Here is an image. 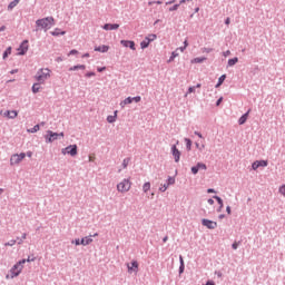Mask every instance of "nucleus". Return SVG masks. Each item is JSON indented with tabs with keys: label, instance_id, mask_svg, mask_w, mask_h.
Segmentation results:
<instances>
[{
	"label": "nucleus",
	"instance_id": "f3484780",
	"mask_svg": "<svg viewBox=\"0 0 285 285\" xmlns=\"http://www.w3.org/2000/svg\"><path fill=\"white\" fill-rule=\"evenodd\" d=\"M108 50H110V47L106 45L95 47V52H108Z\"/></svg>",
	"mask_w": 285,
	"mask_h": 285
},
{
	"label": "nucleus",
	"instance_id": "6e6552de",
	"mask_svg": "<svg viewBox=\"0 0 285 285\" xmlns=\"http://www.w3.org/2000/svg\"><path fill=\"white\" fill-rule=\"evenodd\" d=\"M77 145H69L61 149L62 155H70V157H77Z\"/></svg>",
	"mask_w": 285,
	"mask_h": 285
},
{
	"label": "nucleus",
	"instance_id": "72a5a7b5",
	"mask_svg": "<svg viewBox=\"0 0 285 285\" xmlns=\"http://www.w3.org/2000/svg\"><path fill=\"white\" fill-rule=\"evenodd\" d=\"M197 167H198V170H206V164H203V163H198L197 165H196Z\"/></svg>",
	"mask_w": 285,
	"mask_h": 285
},
{
	"label": "nucleus",
	"instance_id": "7c9ffc66",
	"mask_svg": "<svg viewBox=\"0 0 285 285\" xmlns=\"http://www.w3.org/2000/svg\"><path fill=\"white\" fill-rule=\"evenodd\" d=\"M39 130H40L39 125H36L33 128L28 129L27 131H28V132H31V134H35V132H39Z\"/></svg>",
	"mask_w": 285,
	"mask_h": 285
},
{
	"label": "nucleus",
	"instance_id": "b1692460",
	"mask_svg": "<svg viewBox=\"0 0 285 285\" xmlns=\"http://www.w3.org/2000/svg\"><path fill=\"white\" fill-rule=\"evenodd\" d=\"M39 90H41V85H40L39 82L33 83V86H32V92H33L35 95H37V92H39Z\"/></svg>",
	"mask_w": 285,
	"mask_h": 285
},
{
	"label": "nucleus",
	"instance_id": "20e7f679",
	"mask_svg": "<svg viewBox=\"0 0 285 285\" xmlns=\"http://www.w3.org/2000/svg\"><path fill=\"white\" fill-rule=\"evenodd\" d=\"M116 188L119 193H121V195L130 193V188H132V181L130 180V178H125L117 184Z\"/></svg>",
	"mask_w": 285,
	"mask_h": 285
},
{
	"label": "nucleus",
	"instance_id": "a878e982",
	"mask_svg": "<svg viewBox=\"0 0 285 285\" xmlns=\"http://www.w3.org/2000/svg\"><path fill=\"white\" fill-rule=\"evenodd\" d=\"M52 37H59V35H66V31H61L60 29H55L51 31Z\"/></svg>",
	"mask_w": 285,
	"mask_h": 285
},
{
	"label": "nucleus",
	"instance_id": "5701e85b",
	"mask_svg": "<svg viewBox=\"0 0 285 285\" xmlns=\"http://www.w3.org/2000/svg\"><path fill=\"white\" fill-rule=\"evenodd\" d=\"M107 121L108 124H115L117 121V111H115L114 116H108Z\"/></svg>",
	"mask_w": 285,
	"mask_h": 285
},
{
	"label": "nucleus",
	"instance_id": "0eeeda50",
	"mask_svg": "<svg viewBox=\"0 0 285 285\" xmlns=\"http://www.w3.org/2000/svg\"><path fill=\"white\" fill-rule=\"evenodd\" d=\"M157 39V35L150 33L141 42H140V48L142 50H146L150 46L151 41H155Z\"/></svg>",
	"mask_w": 285,
	"mask_h": 285
},
{
	"label": "nucleus",
	"instance_id": "8fccbe9b",
	"mask_svg": "<svg viewBox=\"0 0 285 285\" xmlns=\"http://www.w3.org/2000/svg\"><path fill=\"white\" fill-rule=\"evenodd\" d=\"M70 55H79V51H77V49H72L70 52H69V56Z\"/></svg>",
	"mask_w": 285,
	"mask_h": 285
},
{
	"label": "nucleus",
	"instance_id": "393cba45",
	"mask_svg": "<svg viewBox=\"0 0 285 285\" xmlns=\"http://www.w3.org/2000/svg\"><path fill=\"white\" fill-rule=\"evenodd\" d=\"M204 61H206V57L194 58L191 63H204Z\"/></svg>",
	"mask_w": 285,
	"mask_h": 285
},
{
	"label": "nucleus",
	"instance_id": "2eb2a0df",
	"mask_svg": "<svg viewBox=\"0 0 285 285\" xmlns=\"http://www.w3.org/2000/svg\"><path fill=\"white\" fill-rule=\"evenodd\" d=\"M92 244V235L86 236L81 239V246H90Z\"/></svg>",
	"mask_w": 285,
	"mask_h": 285
},
{
	"label": "nucleus",
	"instance_id": "49530a36",
	"mask_svg": "<svg viewBox=\"0 0 285 285\" xmlns=\"http://www.w3.org/2000/svg\"><path fill=\"white\" fill-rule=\"evenodd\" d=\"M17 244V240H10L9 243H6L4 246H14Z\"/></svg>",
	"mask_w": 285,
	"mask_h": 285
},
{
	"label": "nucleus",
	"instance_id": "58836bf2",
	"mask_svg": "<svg viewBox=\"0 0 285 285\" xmlns=\"http://www.w3.org/2000/svg\"><path fill=\"white\" fill-rule=\"evenodd\" d=\"M191 92H195V87H189L185 97H188V95H191Z\"/></svg>",
	"mask_w": 285,
	"mask_h": 285
},
{
	"label": "nucleus",
	"instance_id": "bf43d9fd",
	"mask_svg": "<svg viewBox=\"0 0 285 285\" xmlns=\"http://www.w3.org/2000/svg\"><path fill=\"white\" fill-rule=\"evenodd\" d=\"M171 61H175V57L173 56L169 57L168 63H171Z\"/></svg>",
	"mask_w": 285,
	"mask_h": 285
},
{
	"label": "nucleus",
	"instance_id": "9d476101",
	"mask_svg": "<svg viewBox=\"0 0 285 285\" xmlns=\"http://www.w3.org/2000/svg\"><path fill=\"white\" fill-rule=\"evenodd\" d=\"M203 226H206V228H208L209 230H215V228H217V222H213L210 219H206L204 218L202 220Z\"/></svg>",
	"mask_w": 285,
	"mask_h": 285
},
{
	"label": "nucleus",
	"instance_id": "37998d69",
	"mask_svg": "<svg viewBox=\"0 0 285 285\" xmlns=\"http://www.w3.org/2000/svg\"><path fill=\"white\" fill-rule=\"evenodd\" d=\"M232 248H233L234 250H237V248H239V243L234 242L233 245H232Z\"/></svg>",
	"mask_w": 285,
	"mask_h": 285
},
{
	"label": "nucleus",
	"instance_id": "a18cd8bd",
	"mask_svg": "<svg viewBox=\"0 0 285 285\" xmlns=\"http://www.w3.org/2000/svg\"><path fill=\"white\" fill-rule=\"evenodd\" d=\"M168 186H169V185H164L163 187L159 188V190H160L161 193H166V190H168Z\"/></svg>",
	"mask_w": 285,
	"mask_h": 285
},
{
	"label": "nucleus",
	"instance_id": "bb28decb",
	"mask_svg": "<svg viewBox=\"0 0 285 285\" xmlns=\"http://www.w3.org/2000/svg\"><path fill=\"white\" fill-rule=\"evenodd\" d=\"M224 81H226V75H223L218 78V82L216 85V88H219V86H222V83H224Z\"/></svg>",
	"mask_w": 285,
	"mask_h": 285
},
{
	"label": "nucleus",
	"instance_id": "69168bd1",
	"mask_svg": "<svg viewBox=\"0 0 285 285\" xmlns=\"http://www.w3.org/2000/svg\"><path fill=\"white\" fill-rule=\"evenodd\" d=\"M177 50H180V52H184V50H186L185 47H180V48H177Z\"/></svg>",
	"mask_w": 285,
	"mask_h": 285
},
{
	"label": "nucleus",
	"instance_id": "774afa93",
	"mask_svg": "<svg viewBox=\"0 0 285 285\" xmlns=\"http://www.w3.org/2000/svg\"><path fill=\"white\" fill-rule=\"evenodd\" d=\"M27 157H32V151H28Z\"/></svg>",
	"mask_w": 285,
	"mask_h": 285
},
{
	"label": "nucleus",
	"instance_id": "5fc2aeb1",
	"mask_svg": "<svg viewBox=\"0 0 285 285\" xmlns=\"http://www.w3.org/2000/svg\"><path fill=\"white\" fill-rule=\"evenodd\" d=\"M207 203H208L210 206H213V204H215V200H213V198H209V199L207 200Z\"/></svg>",
	"mask_w": 285,
	"mask_h": 285
},
{
	"label": "nucleus",
	"instance_id": "f8f14e48",
	"mask_svg": "<svg viewBox=\"0 0 285 285\" xmlns=\"http://www.w3.org/2000/svg\"><path fill=\"white\" fill-rule=\"evenodd\" d=\"M171 155H173L176 164H179V159L181 157V151H179V149H177V145L171 146Z\"/></svg>",
	"mask_w": 285,
	"mask_h": 285
},
{
	"label": "nucleus",
	"instance_id": "603ef678",
	"mask_svg": "<svg viewBox=\"0 0 285 285\" xmlns=\"http://www.w3.org/2000/svg\"><path fill=\"white\" fill-rule=\"evenodd\" d=\"M222 101H224V98H223V97H220V98L217 100L216 106H220Z\"/></svg>",
	"mask_w": 285,
	"mask_h": 285
},
{
	"label": "nucleus",
	"instance_id": "4c0bfd02",
	"mask_svg": "<svg viewBox=\"0 0 285 285\" xmlns=\"http://www.w3.org/2000/svg\"><path fill=\"white\" fill-rule=\"evenodd\" d=\"M128 164H130V159H124V161H122V167L124 168H128Z\"/></svg>",
	"mask_w": 285,
	"mask_h": 285
},
{
	"label": "nucleus",
	"instance_id": "7ed1b4c3",
	"mask_svg": "<svg viewBox=\"0 0 285 285\" xmlns=\"http://www.w3.org/2000/svg\"><path fill=\"white\" fill-rule=\"evenodd\" d=\"M36 26L41 28L42 30H50L52 26H55V18L47 17L36 21Z\"/></svg>",
	"mask_w": 285,
	"mask_h": 285
},
{
	"label": "nucleus",
	"instance_id": "412c9836",
	"mask_svg": "<svg viewBox=\"0 0 285 285\" xmlns=\"http://www.w3.org/2000/svg\"><path fill=\"white\" fill-rule=\"evenodd\" d=\"M128 104H132V98L131 97H128L124 101H121L120 107L126 108V106H128Z\"/></svg>",
	"mask_w": 285,
	"mask_h": 285
},
{
	"label": "nucleus",
	"instance_id": "e2e57ef3",
	"mask_svg": "<svg viewBox=\"0 0 285 285\" xmlns=\"http://www.w3.org/2000/svg\"><path fill=\"white\" fill-rule=\"evenodd\" d=\"M195 135H197V137H199L200 139L204 137V136H202V134L198 132V131H195Z\"/></svg>",
	"mask_w": 285,
	"mask_h": 285
},
{
	"label": "nucleus",
	"instance_id": "e433bc0d",
	"mask_svg": "<svg viewBox=\"0 0 285 285\" xmlns=\"http://www.w3.org/2000/svg\"><path fill=\"white\" fill-rule=\"evenodd\" d=\"M179 10V4H175L174 7L169 8V12H175Z\"/></svg>",
	"mask_w": 285,
	"mask_h": 285
},
{
	"label": "nucleus",
	"instance_id": "3c124183",
	"mask_svg": "<svg viewBox=\"0 0 285 285\" xmlns=\"http://www.w3.org/2000/svg\"><path fill=\"white\" fill-rule=\"evenodd\" d=\"M184 271H185V265H180V266H179V273H180V275H181V273H184Z\"/></svg>",
	"mask_w": 285,
	"mask_h": 285
},
{
	"label": "nucleus",
	"instance_id": "a211bd4d",
	"mask_svg": "<svg viewBox=\"0 0 285 285\" xmlns=\"http://www.w3.org/2000/svg\"><path fill=\"white\" fill-rule=\"evenodd\" d=\"M250 111H247L246 114H244L240 118H239V120H238V124H239V126H244V124H246V121H247V119H248V114H249Z\"/></svg>",
	"mask_w": 285,
	"mask_h": 285
},
{
	"label": "nucleus",
	"instance_id": "338daca9",
	"mask_svg": "<svg viewBox=\"0 0 285 285\" xmlns=\"http://www.w3.org/2000/svg\"><path fill=\"white\" fill-rule=\"evenodd\" d=\"M184 47H185V48H188V40H185V41H184Z\"/></svg>",
	"mask_w": 285,
	"mask_h": 285
},
{
	"label": "nucleus",
	"instance_id": "f257e3e1",
	"mask_svg": "<svg viewBox=\"0 0 285 285\" xmlns=\"http://www.w3.org/2000/svg\"><path fill=\"white\" fill-rule=\"evenodd\" d=\"M26 264V258L16 263L9 271V274L6 275V279H14L19 277L20 273H23V265Z\"/></svg>",
	"mask_w": 285,
	"mask_h": 285
},
{
	"label": "nucleus",
	"instance_id": "c85d7f7f",
	"mask_svg": "<svg viewBox=\"0 0 285 285\" xmlns=\"http://www.w3.org/2000/svg\"><path fill=\"white\" fill-rule=\"evenodd\" d=\"M186 141V148L187 150H191L193 148V141L189 138H185Z\"/></svg>",
	"mask_w": 285,
	"mask_h": 285
},
{
	"label": "nucleus",
	"instance_id": "f704fd0d",
	"mask_svg": "<svg viewBox=\"0 0 285 285\" xmlns=\"http://www.w3.org/2000/svg\"><path fill=\"white\" fill-rule=\"evenodd\" d=\"M175 184V177H169L167 180V185L173 186Z\"/></svg>",
	"mask_w": 285,
	"mask_h": 285
},
{
	"label": "nucleus",
	"instance_id": "ea45409f",
	"mask_svg": "<svg viewBox=\"0 0 285 285\" xmlns=\"http://www.w3.org/2000/svg\"><path fill=\"white\" fill-rule=\"evenodd\" d=\"M202 52H205L208 55V53L213 52V48H203Z\"/></svg>",
	"mask_w": 285,
	"mask_h": 285
},
{
	"label": "nucleus",
	"instance_id": "79ce46f5",
	"mask_svg": "<svg viewBox=\"0 0 285 285\" xmlns=\"http://www.w3.org/2000/svg\"><path fill=\"white\" fill-rule=\"evenodd\" d=\"M71 244H75L76 246H81V240L79 238L71 242Z\"/></svg>",
	"mask_w": 285,
	"mask_h": 285
},
{
	"label": "nucleus",
	"instance_id": "ddd939ff",
	"mask_svg": "<svg viewBox=\"0 0 285 285\" xmlns=\"http://www.w3.org/2000/svg\"><path fill=\"white\" fill-rule=\"evenodd\" d=\"M128 273H137L139 271V263L137 261H132L131 265L127 264Z\"/></svg>",
	"mask_w": 285,
	"mask_h": 285
},
{
	"label": "nucleus",
	"instance_id": "4d7b16f0",
	"mask_svg": "<svg viewBox=\"0 0 285 285\" xmlns=\"http://www.w3.org/2000/svg\"><path fill=\"white\" fill-rule=\"evenodd\" d=\"M226 213H227L228 215H230V213H232L230 206H227V207H226Z\"/></svg>",
	"mask_w": 285,
	"mask_h": 285
},
{
	"label": "nucleus",
	"instance_id": "052dcab7",
	"mask_svg": "<svg viewBox=\"0 0 285 285\" xmlns=\"http://www.w3.org/2000/svg\"><path fill=\"white\" fill-rule=\"evenodd\" d=\"M171 61H175V57L173 56L169 57L168 63H171Z\"/></svg>",
	"mask_w": 285,
	"mask_h": 285
},
{
	"label": "nucleus",
	"instance_id": "4be33fe9",
	"mask_svg": "<svg viewBox=\"0 0 285 285\" xmlns=\"http://www.w3.org/2000/svg\"><path fill=\"white\" fill-rule=\"evenodd\" d=\"M17 6H19V0H13L12 2L9 3L8 6V10H14V8H17Z\"/></svg>",
	"mask_w": 285,
	"mask_h": 285
},
{
	"label": "nucleus",
	"instance_id": "6e6d98bb",
	"mask_svg": "<svg viewBox=\"0 0 285 285\" xmlns=\"http://www.w3.org/2000/svg\"><path fill=\"white\" fill-rule=\"evenodd\" d=\"M225 23H226V26H230V18H227V19L225 20Z\"/></svg>",
	"mask_w": 285,
	"mask_h": 285
},
{
	"label": "nucleus",
	"instance_id": "39448f33",
	"mask_svg": "<svg viewBox=\"0 0 285 285\" xmlns=\"http://www.w3.org/2000/svg\"><path fill=\"white\" fill-rule=\"evenodd\" d=\"M26 159V153L14 154L10 158L11 166H19Z\"/></svg>",
	"mask_w": 285,
	"mask_h": 285
},
{
	"label": "nucleus",
	"instance_id": "864d4df0",
	"mask_svg": "<svg viewBox=\"0 0 285 285\" xmlns=\"http://www.w3.org/2000/svg\"><path fill=\"white\" fill-rule=\"evenodd\" d=\"M223 55L224 57H230V50L225 51Z\"/></svg>",
	"mask_w": 285,
	"mask_h": 285
},
{
	"label": "nucleus",
	"instance_id": "cd10ccee",
	"mask_svg": "<svg viewBox=\"0 0 285 285\" xmlns=\"http://www.w3.org/2000/svg\"><path fill=\"white\" fill-rule=\"evenodd\" d=\"M9 55H12V47H9V48L3 52L2 59H8V56H9Z\"/></svg>",
	"mask_w": 285,
	"mask_h": 285
},
{
	"label": "nucleus",
	"instance_id": "2f4dec72",
	"mask_svg": "<svg viewBox=\"0 0 285 285\" xmlns=\"http://www.w3.org/2000/svg\"><path fill=\"white\" fill-rule=\"evenodd\" d=\"M214 199H216L217 203L219 204V208H224V200H222L219 196H214Z\"/></svg>",
	"mask_w": 285,
	"mask_h": 285
},
{
	"label": "nucleus",
	"instance_id": "09e8293b",
	"mask_svg": "<svg viewBox=\"0 0 285 285\" xmlns=\"http://www.w3.org/2000/svg\"><path fill=\"white\" fill-rule=\"evenodd\" d=\"M85 77H88V78H90V77H95V72H87L86 75H85Z\"/></svg>",
	"mask_w": 285,
	"mask_h": 285
},
{
	"label": "nucleus",
	"instance_id": "9b49d317",
	"mask_svg": "<svg viewBox=\"0 0 285 285\" xmlns=\"http://www.w3.org/2000/svg\"><path fill=\"white\" fill-rule=\"evenodd\" d=\"M268 166V160H256L252 164L253 170H257V168H266Z\"/></svg>",
	"mask_w": 285,
	"mask_h": 285
},
{
	"label": "nucleus",
	"instance_id": "dca6fc26",
	"mask_svg": "<svg viewBox=\"0 0 285 285\" xmlns=\"http://www.w3.org/2000/svg\"><path fill=\"white\" fill-rule=\"evenodd\" d=\"M104 30H119V24L118 23H106L102 27Z\"/></svg>",
	"mask_w": 285,
	"mask_h": 285
},
{
	"label": "nucleus",
	"instance_id": "6ab92c4d",
	"mask_svg": "<svg viewBox=\"0 0 285 285\" xmlns=\"http://www.w3.org/2000/svg\"><path fill=\"white\" fill-rule=\"evenodd\" d=\"M75 70H86V67H85V65H76V66L69 68L70 72H75Z\"/></svg>",
	"mask_w": 285,
	"mask_h": 285
},
{
	"label": "nucleus",
	"instance_id": "a19ab883",
	"mask_svg": "<svg viewBox=\"0 0 285 285\" xmlns=\"http://www.w3.org/2000/svg\"><path fill=\"white\" fill-rule=\"evenodd\" d=\"M279 193H281V195H283V197H285V185H282L279 187Z\"/></svg>",
	"mask_w": 285,
	"mask_h": 285
},
{
	"label": "nucleus",
	"instance_id": "13d9d810",
	"mask_svg": "<svg viewBox=\"0 0 285 285\" xmlns=\"http://www.w3.org/2000/svg\"><path fill=\"white\" fill-rule=\"evenodd\" d=\"M180 265H184V256H179Z\"/></svg>",
	"mask_w": 285,
	"mask_h": 285
},
{
	"label": "nucleus",
	"instance_id": "1a4fd4ad",
	"mask_svg": "<svg viewBox=\"0 0 285 285\" xmlns=\"http://www.w3.org/2000/svg\"><path fill=\"white\" fill-rule=\"evenodd\" d=\"M29 48H30V47L28 46V40H23V41L21 42V45L19 46V48L17 49L18 55H19V56L26 55V52H28V49H29Z\"/></svg>",
	"mask_w": 285,
	"mask_h": 285
},
{
	"label": "nucleus",
	"instance_id": "f03ea898",
	"mask_svg": "<svg viewBox=\"0 0 285 285\" xmlns=\"http://www.w3.org/2000/svg\"><path fill=\"white\" fill-rule=\"evenodd\" d=\"M52 76V71L49 68H41L37 71L35 79L38 83H46Z\"/></svg>",
	"mask_w": 285,
	"mask_h": 285
},
{
	"label": "nucleus",
	"instance_id": "423d86ee",
	"mask_svg": "<svg viewBox=\"0 0 285 285\" xmlns=\"http://www.w3.org/2000/svg\"><path fill=\"white\" fill-rule=\"evenodd\" d=\"M47 134L48 135L45 136L47 144H52V141H57L59 137H63V132L57 134V132H53L52 130H48Z\"/></svg>",
	"mask_w": 285,
	"mask_h": 285
},
{
	"label": "nucleus",
	"instance_id": "c756f323",
	"mask_svg": "<svg viewBox=\"0 0 285 285\" xmlns=\"http://www.w3.org/2000/svg\"><path fill=\"white\" fill-rule=\"evenodd\" d=\"M142 190L144 193H148V190H150V181H147L142 185Z\"/></svg>",
	"mask_w": 285,
	"mask_h": 285
},
{
	"label": "nucleus",
	"instance_id": "aec40b11",
	"mask_svg": "<svg viewBox=\"0 0 285 285\" xmlns=\"http://www.w3.org/2000/svg\"><path fill=\"white\" fill-rule=\"evenodd\" d=\"M18 115L17 110L7 111V117H9V119H17Z\"/></svg>",
	"mask_w": 285,
	"mask_h": 285
},
{
	"label": "nucleus",
	"instance_id": "473e14b6",
	"mask_svg": "<svg viewBox=\"0 0 285 285\" xmlns=\"http://www.w3.org/2000/svg\"><path fill=\"white\" fill-rule=\"evenodd\" d=\"M237 61H239V59L238 58H233V59H229L228 60V66H235V63H237Z\"/></svg>",
	"mask_w": 285,
	"mask_h": 285
},
{
	"label": "nucleus",
	"instance_id": "0e129e2a",
	"mask_svg": "<svg viewBox=\"0 0 285 285\" xmlns=\"http://www.w3.org/2000/svg\"><path fill=\"white\" fill-rule=\"evenodd\" d=\"M26 262H35V258H30V257H28L27 259H26Z\"/></svg>",
	"mask_w": 285,
	"mask_h": 285
},
{
	"label": "nucleus",
	"instance_id": "4468645a",
	"mask_svg": "<svg viewBox=\"0 0 285 285\" xmlns=\"http://www.w3.org/2000/svg\"><path fill=\"white\" fill-rule=\"evenodd\" d=\"M120 43L121 46H124V48H130V50H136L135 41L132 40H121Z\"/></svg>",
	"mask_w": 285,
	"mask_h": 285
},
{
	"label": "nucleus",
	"instance_id": "680f3d73",
	"mask_svg": "<svg viewBox=\"0 0 285 285\" xmlns=\"http://www.w3.org/2000/svg\"><path fill=\"white\" fill-rule=\"evenodd\" d=\"M106 70V67L98 68V72H104Z\"/></svg>",
	"mask_w": 285,
	"mask_h": 285
},
{
	"label": "nucleus",
	"instance_id": "c03bdc74",
	"mask_svg": "<svg viewBox=\"0 0 285 285\" xmlns=\"http://www.w3.org/2000/svg\"><path fill=\"white\" fill-rule=\"evenodd\" d=\"M132 101H135L136 104H139V101H141V96H137V97H134L131 98Z\"/></svg>",
	"mask_w": 285,
	"mask_h": 285
},
{
	"label": "nucleus",
	"instance_id": "c9c22d12",
	"mask_svg": "<svg viewBox=\"0 0 285 285\" xmlns=\"http://www.w3.org/2000/svg\"><path fill=\"white\" fill-rule=\"evenodd\" d=\"M191 173L193 175H197L199 173V167L198 166L191 167Z\"/></svg>",
	"mask_w": 285,
	"mask_h": 285
},
{
	"label": "nucleus",
	"instance_id": "de8ad7c7",
	"mask_svg": "<svg viewBox=\"0 0 285 285\" xmlns=\"http://www.w3.org/2000/svg\"><path fill=\"white\" fill-rule=\"evenodd\" d=\"M177 50L179 49H176L174 52H171V56L174 57V59H177V57H179V53L177 52Z\"/></svg>",
	"mask_w": 285,
	"mask_h": 285
}]
</instances>
